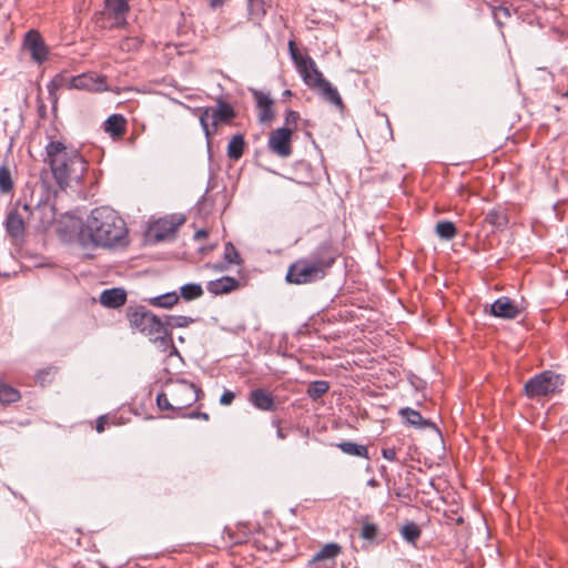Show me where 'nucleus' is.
I'll return each mask as SVG.
<instances>
[{
	"label": "nucleus",
	"instance_id": "obj_6",
	"mask_svg": "<svg viewBox=\"0 0 568 568\" xmlns=\"http://www.w3.org/2000/svg\"><path fill=\"white\" fill-rule=\"evenodd\" d=\"M565 384V377L552 371H544L524 385V392L528 398L536 399L559 392Z\"/></svg>",
	"mask_w": 568,
	"mask_h": 568
},
{
	"label": "nucleus",
	"instance_id": "obj_50",
	"mask_svg": "<svg viewBox=\"0 0 568 568\" xmlns=\"http://www.w3.org/2000/svg\"><path fill=\"white\" fill-rule=\"evenodd\" d=\"M37 211H45V210H49V211H52V207L44 204L43 206H37L36 209Z\"/></svg>",
	"mask_w": 568,
	"mask_h": 568
},
{
	"label": "nucleus",
	"instance_id": "obj_49",
	"mask_svg": "<svg viewBox=\"0 0 568 568\" xmlns=\"http://www.w3.org/2000/svg\"><path fill=\"white\" fill-rule=\"evenodd\" d=\"M367 486L369 487H377L378 486V481L375 479V478H371L367 480Z\"/></svg>",
	"mask_w": 568,
	"mask_h": 568
},
{
	"label": "nucleus",
	"instance_id": "obj_51",
	"mask_svg": "<svg viewBox=\"0 0 568 568\" xmlns=\"http://www.w3.org/2000/svg\"><path fill=\"white\" fill-rule=\"evenodd\" d=\"M277 437L281 438V439L285 438V435H284V433H283V430L281 428L277 429Z\"/></svg>",
	"mask_w": 568,
	"mask_h": 568
},
{
	"label": "nucleus",
	"instance_id": "obj_44",
	"mask_svg": "<svg viewBox=\"0 0 568 568\" xmlns=\"http://www.w3.org/2000/svg\"><path fill=\"white\" fill-rule=\"evenodd\" d=\"M104 424H105V417L104 416L99 417L98 423H97V432L98 433H102L104 430Z\"/></svg>",
	"mask_w": 568,
	"mask_h": 568
},
{
	"label": "nucleus",
	"instance_id": "obj_15",
	"mask_svg": "<svg viewBox=\"0 0 568 568\" xmlns=\"http://www.w3.org/2000/svg\"><path fill=\"white\" fill-rule=\"evenodd\" d=\"M248 403L258 410L274 412L277 408L274 396L264 388H254L250 392Z\"/></svg>",
	"mask_w": 568,
	"mask_h": 568
},
{
	"label": "nucleus",
	"instance_id": "obj_13",
	"mask_svg": "<svg viewBox=\"0 0 568 568\" xmlns=\"http://www.w3.org/2000/svg\"><path fill=\"white\" fill-rule=\"evenodd\" d=\"M71 88L77 90H88V91H106L108 85L105 82V77L99 75L94 72L82 73L75 77H72Z\"/></svg>",
	"mask_w": 568,
	"mask_h": 568
},
{
	"label": "nucleus",
	"instance_id": "obj_28",
	"mask_svg": "<svg viewBox=\"0 0 568 568\" xmlns=\"http://www.w3.org/2000/svg\"><path fill=\"white\" fill-rule=\"evenodd\" d=\"M341 552V547L337 544H326L324 547L318 550L314 557L313 561H321L325 559H334Z\"/></svg>",
	"mask_w": 568,
	"mask_h": 568
},
{
	"label": "nucleus",
	"instance_id": "obj_53",
	"mask_svg": "<svg viewBox=\"0 0 568 568\" xmlns=\"http://www.w3.org/2000/svg\"><path fill=\"white\" fill-rule=\"evenodd\" d=\"M291 94V91L290 90H286L285 91V95H290Z\"/></svg>",
	"mask_w": 568,
	"mask_h": 568
},
{
	"label": "nucleus",
	"instance_id": "obj_19",
	"mask_svg": "<svg viewBox=\"0 0 568 568\" xmlns=\"http://www.w3.org/2000/svg\"><path fill=\"white\" fill-rule=\"evenodd\" d=\"M239 286V281L231 276H223L221 278L210 281L206 288L214 295L227 294Z\"/></svg>",
	"mask_w": 568,
	"mask_h": 568
},
{
	"label": "nucleus",
	"instance_id": "obj_31",
	"mask_svg": "<svg viewBox=\"0 0 568 568\" xmlns=\"http://www.w3.org/2000/svg\"><path fill=\"white\" fill-rule=\"evenodd\" d=\"M329 389V384L326 381H314L308 385L307 395L312 399H318Z\"/></svg>",
	"mask_w": 568,
	"mask_h": 568
},
{
	"label": "nucleus",
	"instance_id": "obj_14",
	"mask_svg": "<svg viewBox=\"0 0 568 568\" xmlns=\"http://www.w3.org/2000/svg\"><path fill=\"white\" fill-rule=\"evenodd\" d=\"M183 216H171L170 219H163L154 225V241L161 242L173 236L180 225L184 223Z\"/></svg>",
	"mask_w": 568,
	"mask_h": 568
},
{
	"label": "nucleus",
	"instance_id": "obj_47",
	"mask_svg": "<svg viewBox=\"0 0 568 568\" xmlns=\"http://www.w3.org/2000/svg\"><path fill=\"white\" fill-rule=\"evenodd\" d=\"M191 417H199V418H203V419H209V415L206 413H192L190 415Z\"/></svg>",
	"mask_w": 568,
	"mask_h": 568
},
{
	"label": "nucleus",
	"instance_id": "obj_10",
	"mask_svg": "<svg viewBox=\"0 0 568 568\" xmlns=\"http://www.w3.org/2000/svg\"><path fill=\"white\" fill-rule=\"evenodd\" d=\"M293 128H278L271 132L267 146L280 158H288L292 154L291 140Z\"/></svg>",
	"mask_w": 568,
	"mask_h": 568
},
{
	"label": "nucleus",
	"instance_id": "obj_40",
	"mask_svg": "<svg viewBox=\"0 0 568 568\" xmlns=\"http://www.w3.org/2000/svg\"><path fill=\"white\" fill-rule=\"evenodd\" d=\"M300 119V114L296 111L287 110L285 115V124L286 128H290L291 125L296 126L297 120Z\"/></svg>",
	"mask_w": 568,
	"mask_h": 568
},
{
	"label": "nucleus",
	"instance_id": "obj_17",
	"mask_svg": "<svg viewBox=\"0 0 568 568\" xmlns=\"http://www.w3.org/2000/svg\"><path fill=\"white\" fill-rule=\"evenodd\" d=\"M99 302L105 307L118 308L125 304L126 292L121 287L104 290L100 294Z\"/></svg>",
	"mask_w": 568,
	"mask_h": 568
},
{
	"label": "nucleus",
	"instance_id": "obj_42",
	"mask_svg": "<svg viewBox=\"0 0 568 568\" xmlns=\"http://www.w3.org/2000/svg\"><path fill=\"white\" fill-rule=\"evenodd\" d=\"M382 456L389 462L397 460V454L395 448H384L382 450Z\"/></svg>",
	"mask_w": 568,
	"mask_h": 568
},
{
	"label": "nucleus",
	"instance_id": "obj_52",
	"mask_svg": "<svg viewBox=\"0 0 568 568\" xmlns=\"http://www.w3.org/2000/svg\"><path fill=\"white\" fill-rule=\"evenodd\" d=\"M128 42H133L134 45H138V40L136 39L128 40Z\"/></svg>",
	"mask_w": 568,
	"mask_h": 568
},
{
	"label": "nucleus",
	"instance_id": "obj_36",
	"mask_svg": "<svg viewBox=\"0 0 568 568\" xmlns=\"http://www.w3.org/2000/svg\"><path fill=\"white\" fill-rule=\"evenodd\" d=\"M378 528L375 524L365 523L362 527L361 536L367 540H374L377 536Z\"/></svg>",
	"mask_w": 568,
	"mask_h": 568
},
{
	"label": "nucleus",
	"instance_id": "obj_37",
	"mask_svg": "<svg viewBox=\"0 0 568 568\" xmlns=\"http://www.w3.org/2000/svg\"><path fill=\"white\" fill-rule=\"evenodd\" d=\"M156 404L161 410H168V409L175 410L174 405H172V398L169 399L166 394H164V393L158 394Z\"/></svg>",
	"mask_w": 568,
	"mask_h": 568
},
{
	"label": "nucleus",
	"instance_id": "obj_22",
	"mask_svg": "<svg viewBox=\"0 0 568 568\" xmlns=\"http://www.w3.org/2000/svg\"><path fill=\"white\" fill-rule=\"evenodd\" d=\"M244 135L241 133L233 135L227 144V156L233 161L240 160L244 153Z\"/></svg>",
	"mask_w": 568,
	"mask_h": 568
},
{
	"label": "nucleus",
	"instance_id": "obj_45",
	"mask_svg": "<svg viewBox=\"0 0 568 568\" xmlns=\"http://www.w3.org/2000/svg\"><path fill=\"white\" fill-rule=\"evenodd\" d=\"M226 0H210V6L211 8L213 9H216L221 6H223V3L225 2Z\"/></svg>",
	"mask_w": 568,
	"mask_h": 568
},
{
	"label": "nucleus",
	"instance_id": "obj_46",
	"mask_svg": "<svg viewBox=\"0 0 568 568\" xmlns=\"http://www.w3.org/2000/svg\"><path fill=\"white\" fill-rule=\"evenodd\" d=\"M207 235V231L202 229V230H199L195 234H194V239L195 240H200V239H203Z\"/></svg>",
	"mask_w": 568,
	"mask_h": 568
},
{
	"label": "nucleus",
	"instance_id": "obj_18",
	"mask_svg": "<svg viewBox=\"0 0 568 568\" xmlns=\"http://www.w3.org/2000/svg\"><path fill=\"white\" fill-rule=\"evenodd\" d=\"M399 415L403 417L406 424L414 426L419 429L433 428L435 424L429 419H425L419 412L410 408L404 407L399 409Z\"/></svg>",
	"mask_w": 568,
	"mask_h": 568
},
{
	"label": "nucleus",
	"instance_id": "obj_4",
	"mask_svg": "<svg viewBox=\"0 0 568 568\" xmlns=\"http://www.w3.org/2000/svg\"><path fill=\"white\" fill-rule=\"evenodd\" d=\"M288 49L304 82L310 88L317 89L322 97L329 103L343 108V101L337 89L323 77L314 60L308 55H301L293 41L288 42Z\"/></svg>",
	"mask_w": 568,
	"mask_h": 568
},
{
	"label": "nucleus",
	"instance_id": "obj_12",
	"mask_svg": "<svg viewBox=\"0 0 568 568\" xmlns=\"http://www.w3.org/2000/svg\"><path fill=\"white\" fill-rule=\"evenodd\" d=\"M23 47L30 53L34 62L42 63L47 60L48 49L43 38L37 30H30L27 32Z\"/></svg>",
	"mask_w": 568,
	"mask_h": 568
},
{
	"label": "nucleus",
	"instance_id": "obj_5",
	"mask_svg": "<svg viewBox=\"0 0 568 568\" xmlns=\"http://www.w3.org/2000/svg\"><path fill=\"white\" fill-rule=\"evenodd\" d=\"M128 318L130 325L141 334L149 337L153 343L166 348L172 343L171 332H168L166 325L162 318L153 314L144 306L129 308Z\"/></svg>",
	"mask_w": 568,
	"mask_h": 568
},
{
	"label": "nucleus",
	"instance_id": "obj_20",
	"mask_svg": "<svg viewBox=\"0 0 568 568\" xmlns=\"http://www.w3.org/2000/svg\"><path fill=\"white\" fill-rule=\"evenodd\" d=\"M267 7V0H247L248 19L254 23L260 24L266 14Z\"/></svg>",
	"mask_w": 568,
	"mask_h": 568
},
{
	"label": "nucleus",
	"instance_id": "obj_23",
	"mask_svg": "<svg viewBox=\"0 0 568 568\" xmlns=\"http://www.w3.org/2000/svg\"><path fill=\"white\" fill-rule=\"evenodd\" d=\"M344 454L368 458V448L354 442H341L336 445Z\"/></svg>",
	"mask_w": 568,
	"mask_h": 568
},
{
	"label": "nucleus",
	"instance_id": "obj_41",
	"mask_svg": "<svg viewBox=\"0 0 568 568\" xmlns=\"http://www.w3.org/2000/svg\"><path fill=\"white\" fill-rule=\"evenodd\" d=\"M235 398V394L231 390H225L220 397V404L223 406H229L233 403Z\"/></svg>",
	"mask_w": 568,
	"mask_h": 568
},
{
	"label": "nucleus",
	"instance_id": "obj_32",
	"mask_svg": "<svg viewBox=\"0 0 568 568\" xmlns=\"http://www.w3.org/2000/svg\"><path fill=\"white\" fill-rule=\"evenodd\" d=\"M13 189L11 172L7 165L0 166V193L7 194Z\"/></svg>",
	"mask_w": 568,
	"mask_h": 568
},
{
	"label": "nucleus",
	"instance_id": "obj_2",
	"mask_svg": "<svg viewBox=\"0 0 568 568\" xmlns=\"http://www.w3.org/2000/svg\"><path fill=\"white\" fill-rule=\"evenodd\" d=\"M60 189L72 182L79 183L87 171L88 163L78 149L61 141H50L45 145V159Z\"/></svg>",
	"mask_w": 568,
	"mask_h": 568
},
{
	"label": "nucleus",
	"instance_id": "obj_7",
	"mask_svg": "<svg viewBox=\"0 0 568 568\" xmlns=\"http://www.w3.org/2000/svg\"><path fill=\"white\" fill-rule=\"evenodd\" d=\"M129 9L126 0H104V8L97 14L95 22L103 29L122 28L126 24Z\"/></svg>",
	"mask_w": 568,
	"mask_h": 568
},
{
	"label": "nucleus",
	"instance_id": "obj_16",
	"mask_svg": "<svg viewBox=\"0 0 568 568\" xmlns=\"http://www.w3.org/2000/svg\"><path fill=\"white\" fill-rule=\"evenodd\" d=\"M490 314L504 320H514L519 315V308L509 297L503 296L490 305Z\"/></svg>",
	"mask_w": 568,
	"mask_h": 568
},
{
	"label": "nucleus",
	"instance_id": "obj_25",
	"mask_svg": "<svg viewBox=\"0 0 568 568\" xmlns=\"http://www.w3.org/2000/svg\"><path fill=\"white\" fill-rule=\"evenodd\" d=\"M485 221L494 227L501 229L507 225L508 217L504 209L497 207L486 214Z\"/></svg>",
	"mask_w": 568,
	"mask_h": 568
},
{
	"label": "nucleus",
	"instance_id": "obj_30",
	"mask_svg": "<svg viewBox=\"0 0 568 568\" xmlns=\"http://www.w3.org/2000/svg\"><path fill=\"white\" fill-rule=\"evenodd\" d=\"M181 297L185 301H193L203 295V288L197 283H189L180 288Z\"/></svg>",
	"mask_w": 568,
	"mask_h": 568
},
{
	"label": "nucleus",
	"instance_id": "obj_1",
	"mask_svg": "<svg viewBox=\"0 0 568 568\" xmlns=\"http://www.w3.org/2000/svg\"><path fill=\"white\" fill-rule=\"evenodd\" d=\"M80 234L88 236L95 246L113 248L129 244L124 220L109 206L93 209Z\"/></svg>",
	"mask_w": 568,
	"mask_h": 568
},
{
	"label": "nucleus",
	"instance_id": "obj_34",
	"mask_svg": "<svg viewBox=\"0 0 568 568\" xmlns=\"http://www.w3.org/2000/svg\"><path fill=\"white\" fill-rule=\"evenodd\" d=\"M400 534L407 542L415 544L420 536V529L415 523H408L402 527Z\"/></svg>",
	"mask_w": 568,
	"mask_h": 568
},
{
	"label": "nucleus",
	"instance_id": "obj_29",
	"mask_svg": "<svg viewBox=\"0 0 568 568\" xmlns=\"http://www.w3.org/2000/svg\"><path fill=\"white\" fill-rule=\"evenodd\" d=\"M71 80H72V77H70L69 74L63 73V72L58 73L48 85V90H49L50 94H52L53 91L63 89V88L72 90L73 88H71Z\"/></svg>",
	"mask_w": 568,
	"mask_h": 568
},
{
	"label": "nucleus",
	"instance_id": "obj_26",
	"mask_svg": "<svg viewBox=\"0 0 568 568\" xmlns=\"http://www.w3.org/2000/svg\"><path fill=\"white\" fill-rule=\"evenodd\" d=\"M435 233L442 240H452L457 234V229L455 224L450 221H440L435 226Z\"/></svg>",
	"mask_w": 568,
	"mask_h": 568
},
{
	"label": "nucleus",
	"instance_id": "obj_48",
	"mask_svg": "<svg viewBox=\"0 0 568 568\" xmlns=\"http://www.w3.org/2000/svg\"><path fill=\"white\" fill-rule=\"evenodd\" d=\"M227 265L229 264H226V263L225 264H215V265H213V268L216 271L223 272L227 268Z\"/></svg>",
	"mask_w": 568,
	"mask_h": 568
},
{
	"label": "nucleus",
	"instance_id": "obj_24",
	"mask_svg": "<svg viewBox=\"0 0 568 568\" xmlns=\"http://www.w3.org/2000/svg\"><path fill=\"white\" fill-rule=\"evenodd\" d=\"M179 295L176 292H168L162 295L152 297L149 303L155 307L171 308L179 302Z\"/></svg>",
	"mask_w": 568,
	"mask_h": 568
},
{
	"label": "nucleus",
	"instance_id": "obj_21",
	"mask_svg": "<svg viewBox=\"0 0 568 568\" xmlns=\"http://www.w3.org/2000/svg\"><path fill=\"white\" fill-rule=\"evenodd\" d=\"M125 124L121 114H112L104 122V131L112 136H121L125 132Z\"/></svg>",
	"mask_w": 568,
	"mask_h": 568
},
{
	"label": "nucleus",
	"instance_id": "obj_27",
	"mask_svg": "<svg viewBox=\"0 0 568 568\" xmlns=\"http://www.w3.org/2000/svg\"><path fill=\"white\" fill-rule=\"evenodd\" d=\"M20 392L12 386L0 382V403L8 405L20 399Z\"/></svg>",
	"mask_w": 568,
	"mask_h": 568
},
{
	"label": "nucleus",
	"instance_id": "obj_3",
	"mask_svg": "<svg viewBox=\"0 0 568 568\" xmlns=\"http://www.w3.org/2000/svg\"><path fill=\"white\" fill-rule=\"evenodd\" d=\"M336 260V252L328 243L320 244L310 255L288 266L286 281L303 285L323 280Z\"/></svg>",
	"mask_w": 568,
	"mask_h": 568
},
{
	"label": "nucleus",
	"instance_id": "obj_8",
	"mask_svg": "<svg viewBox=\"0 0 568 568\" xmlns=\"http://www.w3.org/2000/svg\"><path fill=\"white\" fill-rule=\"evenodd\" d=\"M199 111L200 124L207 140L213 133L209 125L210 120L212 126L216 128L219 123H229L235 116V112L232 105L222 100L217 102L216 108L199 109Z\"/></svg>",
	"mask_w": 568,
	"mask_h": 568
},
{
	"label": "nucleus",
	"instance_id": "obj_35",
	"mask_svg": "<svg viewBox=\"0 0 568 568\" xmlns=\"http://www.w3.org/2000/svg\"><path fill=\"white\" fill-rule=\"evenodd\" d=\"M224 261L226 264H241L242 260L237 250L231 242H227L224 247Z\"/></svg>",
	"mask_w": 568,
	"mask_h": 568
},
{
	"label": "nucleus",
	"instance_id": "obj_11",
	"mask_svg": "<svg viewBox=\"0 0 568 568\" xmlns=\"http://www.w3.org/2000/svg\"><path fill=\"white\" fill-rule=\"evenodd\" d=\"M171 398L175 410H183L197 400V388L191 383L180 382L173 387Z\"/></svg>",
	"mask_w": 568,
	"mask_h": 568
},
{
	"label": "nucleus",
	"instance_id": "obj_39",
	"mask_svg": "<svg viewBox=\"0 0 568 568\" xmlns=\"http://www.w3.org/2000/svg\"><path fill=\"white\" fill-rule=\"evenodd\" d=\"M254 97L256 100L257 108L273 105V101L268 97V94H265L261 91H254Z\"/></svg>",
	"mask_w": 568,
	"mask_h": 568
},
{
	"label": "nucleus",
	"instance_id": "obj_43",
	"mask_svg": "<svg viewBox=\"0 0 568 568\" xmlns=\"http://www.w3.org/2000/svg\"><path fill=\"white\" fill-rule=\"evenodd\" d=\"M50 373H51V369H44V371L39 372V374L37 375V378L41 385H43L47 376H49Z\"/></svg>",
	"mask_w": 568,
	"mask_h": 568
},
{
	"label": "nucleus",
	"instance_id": "obj_9",
	"mask_svg": "<svg viewBox=\"0 0 568 568\" xmlns=\"http://www.w3.org/2000/svg\"><path fill=\"white\" fill-rule=\"evenodd\" d=\"M34 212L28 204L17 203L16 206L8 213L6 219L7 233L14 240L22 239L24 236V221L31 216Z\"/></svg>",
	"mask_w": 568,
	"mask_h": 568
},
{
	"label": "nucleus",
	"instance_id": "obj_38",
	"mask_svg": "<svg viewBox=\"0 0 568 568\" xmlns=\"http://www.w3.org/2000/svg\"><path fill=\"white\" fill-rule=\"evenodd\" d=\"M258 120L262 123L270 122L274 118L272 105L258 108Z\"/></svg>",
	"mask_w": 568,
	"mask_h": 568
},
{
	"label": "nucleus",
	"instance_id": "obj_33",
	"mask_svg": "<svg viewBox=\"0 0 568 568\" xmlns=\"http://www.w3.org/2000/svg\"><path fill=\"white\" fill-rule=\"evenodd\" d=\"M166 325L168 332H170L171 328L174 327H186L190 324L194 323V318L190 316H165L163 321Z\"/></svg>",
	"mask_w": 568,
	"mask_h": 568
}]
</instances>
